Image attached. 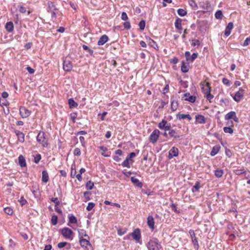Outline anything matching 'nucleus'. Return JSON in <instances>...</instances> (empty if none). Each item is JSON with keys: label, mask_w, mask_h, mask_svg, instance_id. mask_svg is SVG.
Returning <instances> with one entry per match:
<instances>
[{"label": "nucleus", "mask_w": 250, "mask_h": 250, "mask_svg": "<svg viewBox=\"0 0 250 250\" xmlns=\"http://www.w3.org/2000/svg\"><path fill=\"white\" fill-rule=\"evenodd\" d=\"M227 125H230V126L228 127H224L223 128V130L226 133L232 134L233 133V130L231 127L232 126H233V123L232 121H230V123L228 122L227 123Z\"/></svg>", "instance_id": "nucleus-14"}, {"label": "nucleus", "mask_w": 250, "mask_h": 250, "mask_svg": "<svg viewBox=\"0 0 250 250\" xmlns=\"http://www.w3.org/2000/svg\"><path fill=\"white\" fill-rule=\"evenodd\" d=\"M177 13L179 16L183 17L187 14V12L183 9L180 8L178 9Z\"/></svg>", "instance_id": "nucleus-42"}, {"label": "nucleus", "mask_w": 250, "mask_h": 250, "mask_svg": "<svg viewBox=\"0 0 250 250\" xmlns=\"http://www.w3.org/2000/svg\"><path fill=\"white\" fill-rule=\"evenodd\" d=\"M68 104L70 108L76 107L78 105V104L74 101L73 98L68 100Z\"/></svg>", "instance_id": "nucleus-34"}, {"label": "nucleus", "mask_w": 250, "mask_h": 250, "mask_svg": "<svg viewBox=\"0 0 250 250\" xmlns=\"http://www.w3.org/2000/svg\"><path fill=\"white\" fill-rule=\"evenodd\" d=\"M58 222V217L57 215H53L51 217V224L53 225H56Z\"/></svg>", "instance_id": "nucleus-48"}, {"label": "nucleus", "mask_w": 250, "mask_h": 250, "mask_svg": "<svg viewBox=\"0 0 250 250\" xmlns=\"http://www.w3.org/2000/svg\"><path fill=\"white\" fill-rule=\"evenodd\" d=\"M169 132L168 134L171 137H173L174 138H179L180 136L178 134H177L176 131L174 129H170L168 130Z\"/></svg>", "instance_id": "nucleus-35"}, {"label": "nucleus", "mask_w": 250, "mask_h": 250, "mask_svg": "<svg viewBox=\"0 0 250 250\" xmlns=\"http://www.w3.org/2000/svg\"><path fill=\"white\" fill-rule=\"evenodd\" d=\"M178 106V103L177 101L175 100H172L171 103V109L172 111H175Z\"/></svg>", "instance_id": "nucleus-36"}, {"label": "nucleus", "mask_w": 250, "mask_h": 250, "mask_svg": "<svg viewBox=\"0 0 250 250\" xmlns=\"http://www.w3.org/2000/svg\"><path fill=\"white\" fill-rule=\"evenodd\" d=\"M160 133V132L158 129H154L149 136V141L152 144L156 143L159 137Z\"/></svg>", "instance_id": "nucleus-4"}, {"label": "nucleus", "mask_w": 250, "mask_h": 250, "mask_svg": "<svg viewBox=\"0 0 250 250\" xmlns=\"http://www.w3.org/2000/svg\"><path fill=\"white\" fill-rule=\"evenodd\" d=\"M58 11V9H56L55 10L50 11L49 13L51 14V18L52 19H56V14L57 13V11Z\"/></svg>", "instance_id": "nucleus-62"}, {"label": "nucleus", "mask_w": 250, "mask_h": 250, "mask_svg": "<svg viewBox=\"0 0 250 250\" xmlns=\"http://www.w3.org/2000/svg\"><path fill=\"white\" fill-rule=\"evenodd\" d=\"M176 118L180 120L184 119H188L189 121H190L192 119V118L189 114H180V113L176 115Z\"/></svg>", "instance_id": "nucleus-23"}, {"label": "nucleus", "mask_w": 250, "mask_h": 250, "mask_svg": "<svg viewBox=\"0 0 250 250\" xmlns=\"http://www.w3.org/2000/svg\"><path fill=\"white\" fill-rule=\"evenodd\" d=\"M184 95L185 97V101H189L192 103H193L196 101V97L195 96L190 95L189 93H185Z\"/></svg>", "instance_id": "nucleus-18"}, {"label": "nucleus", "mask_w": 250, "mask_h": 250, "mask_svg": "<svg viewBox=\"0 0 250 250\" xmlns=\"http://www.w3.org/2000/svg\"><path fill=\"white\" fill-rule=\"evenodd\" d=\"M124 26L125 29H126L127 30L129 29L131 27L130 22L126 21L124 23Z\"/></svg>", "instance_id": "nucleus-58"}, {"label": "nucleus", "mask_w": 250, "mask_h": 250, "mask_svg": "<svg viewBox=\"0 0 250 250\" xmlns=\"http://www.w3.org/2000/svg\"><path fill=\"white\" fill-rule=\"evenodd\" d=\"M131 235L135 240L137 241H139L141 238V231L140 229H134L132 232Z\"/></svg>", "instance_id": "nucleus-11"}, {"label": "nucleus", "mask_w": 250, "mask_h": 250, "mask_svg": "<svg viewBox=\"0 0 250 250\" xmlns=\"http://www.w3.org/2000/svg\"><path fill=\"white\" fill-rule=\"evenodd\" d=\"M233 28V23L231 22H229L225 29V33H224L225 36L228 37L229 36V35L231 33V31Z\"/></svg>", "instance_id": "nucleus-17"}, {"label": "nucleus", "mask_w": 250, "mask_h": 250, "mask_svg": "<svg viewBox=\"0 0 250 250\" xmlns=\"http://www.w3.org/2000/svg\"><path fill=\"white\" fill-rule=\"evenodd\" d=\"M189 5L194 9L197 10L198 9V6L197 3L195 2L194 0H188Z\"/></svg>", "instance_id": "nucleus-39"}, {"label": "nucleus", "mask_w": 250, "mask_h": 250, "mask_svg": "<svg viewBox=\"0 0 250 250\" xmlns=\"http://www.w3.org/2000/svg\"><path fill=\"white\" fill-rule=\"evenodd\" d=\"M189 234L190 235V238L191 239H193L194 238H196L195 233L194 232V231L193 229H190L189 230Z\"/></svg>", "instance_id": "nucleus-60"}, {"label": "nucleus", "mask_w": 250, "mask_h": 250, "mask_svg": "<svg viewBox=\"0 0 250 250\" xmlns=\"http://www.w3.org/2000/svg\"><path fill=\"white\" fill-rule=\"evenodd\" d=\"M91 193L89 191H85L83 193V196L86 199V201H89L90 200V196Z\"/></svg>", "instance_id": "nucleus-53"}, {"label": "nucleus", "mask_w": 250, "mask_h": 250, "mask_svg": "<svg viewBox=\"0 0 250 250\" xmlns=\"http://www.w3.org/2000/svg\"><path fill=\"white\" fill-rule=\"evenodd\" d=\"M224 171L222 169H217L215 170L214 175L217 178H220L222 176Z\"/></svg>", "instance_id": "nucleus-38"}, {"label": "nucleus", "mask_w": 250, "mask_h": 250, "mask_svg": "<svg viewBox=\"0 0 250 250\" xmlns=\"http://www.w3.org/2000/svg\"><path fill=\"white\" fill-rule=\"evenodd\" d=\"M200 183L199 181L196 182L195 185L193 186L192 190L193 192H195L198 191L200 188Z\"/></svg>", "instance_id": "nucleus-43"}, {"label": "nucleus", "mask_w": 250, "mask_h": 250, "mask_svg": "<svg viewBox=\"0 0 250 250\" xmlns=\"http://www.w3.org/2000/svg\"><path fill=\"white\" fill-rule=\"evenodd\" d=\"M191 44L192 46H195L196 45L199 46L200 45V41L197 39H193L191 41Z\"/></svg>", "instance_id": "nucleus-51"}, {"label": "nucleus", "mask_w": 250, "mask_h": 250, "mask_svg": "<svg viewBox=\"0 0 250 250\" xmlns=\"http://www.w3.org/2000/svg\"><path fill=\"white\" fill-rule=\"evenodd\" d=\"M81 153V150L79 148L77 147L74 149L73 154L75 156H80Z\"/></svg>", "instance_id": "nucleus-59"}, {"label": "nucleus", "mask_w": 250, "mask_h": 250, "mask_svg": "<svg viewBox=\"0 0 250 250\" xmlns=\"http://www.w3.org/2000/svg\"><path fill=\"white\" fill-rule=\"evenodd\" d=\"M14 132L17 136L18 140L21 143H23L24 141V134L17 130H15Z\"/></svg>", "instance_id": "nucleus-15"}, {"label": "nucleus", "mask_w": 250, "mask_h": 250, "mask_svg": "<svg viewBox=\"0 0 250 250\" xmlns=\"http://www.w3.org/2000/svg\"><path fill=\"white\" fill-rule=\"evenodd\" d=\"M201 86L202 92L204 94L211 92V87L209 83L204 81L201 83Z\"/></svg>", "instance_id": "nucleus-8"}, {"label": "nucleus", "mask_w": 250, "mask_h": 250, "mask_svg": "<svg viewBox=\"0 0 250 250\" xmlns=\"http://www.w3.org/2000/svg\"><path fill=\"white\" fill-rule=\"evenodd\" d=\"M147 224L149 228L152 229H154V221L152 215H149L147 218Z\"/></svg>", "instance_id": "nucleus-16"}, {"label": "nucleus", "mask_w": 250, "mask_h": 250, "mask_svg": "<svg viewBox=\"0 0 250 250\" xmlns=\"http://www.w3.org/2000/svg\"><path fill=\"white\" fill-rule=\"evenodd\" d=\"M31 190L34 196H36L39 191V186L36 183H33Z\"/></svg>", "instance_id": "nucleus-20"}, {"label": "nucleus", "mask_w": 250, "mask_h": 250, "mask_svg": "<svg viewBox=\"0 0 250 250\" xmlns=\"http://www.w3.org/2000/svg\"><path fill=\"white\" fill-rule=\"evenodd\" d=\"M207 23L205 21H198L197 26L199 30L201 32H204L206 30Z\"/></svg>", "instance_id": "nucleus-12"}, {"label": "nucleus", "mask_w": 250, "mask_h": 250, "mask_svg": "<svg viewBox=\"0 0 250 250\" xmlns=\"http://www.w3.org/2000/svg\"><path fill=\"white\" fill-rule=\"evenodd\" d=\"M121 19L122 20L125 21H126L128 19V16L125 12H123L122 13Z\"/></svg>", "instance_id": "nucleus-61"}, {"label": "nucleus", "mask_w": 250, "mask_h": 250, "mask_svg": "<svg viewBox=\"0 0 250 250\" xmlns=\"http://www.w3.org/2000/svg\"><path fill=\"white\" fill-rule=\"evenodd\" d=\"M236 113L234 111H230L229 113H228L225 116V120H229L230 119H233L234 117L235 116Z\"/></svg>", "instance_id": "nucleus-31"}, {"label": "nucleus", "mask_w": 250, "mask_h": 250, "mask_svg": "<svg viewBox=\"0 0 250 250\" xmlns=\"http://www.w3.org/2000/svg\"><path fill=\"white\" fill-rule=\"evenodd\" d=\"M20 114L22 118H26L31 114V111L24 106H21L19 109Z\"/></svg>", "instance_id": "nucleus-7"}, {"label": "nucleus", "mask_w": 250, "mask_h": 250, "mask_svg": "<svg viewBox=\"0 0 250 250\" xmlns=\"http://www.w3.org/2000/svg\"><path fill=\"white\" fill-rule=\"evenodd\" d=\"M196 122L198 124H205L206 123V118L202 115H197L195 116Z\"/></svg>", "instance_id": "nucleus-25"}, {"label": "nucleus", "mask_w": 250, "mask_h": 250, "mask_svg": "<svg viewBox=\"0 0 250 250\" xmlns=\"http://www.w3.org/2000/svg\"><path fill=\"white\" fill-rule=\"evenodd\" d=\"M146 23L144 20H142L139 23V28L141 30H144L145 27Z\"/></svg>", "instance_id": "nucleus-50"}, {"label": "nucleus", "mask_w": 250, "mask_h": 250, "mask_svg": "<svg viewBox=\"0 0 250 250\" xmlns=\"http://www.w3.org/2000/svg\"><path fill=\"white\" fill-rule=\"evenodd\" d=\"M4 212L8 214V215H12L13 213V209L10 208V207H6L4 208Z\"/></svg>", "instance_id": "nucleus-46"}, {"label": "nucleus", "mask_w": 250, "mask_h": 250, "mask_svg": "<svg viewBox=\"0 0 250 250\" xmlns=\"http://www.w3.org/2000/svg\"><path fill=\"white\" fill-rule=\"evenodd\" d=\"M94 185L93 182L91 181H89L86 183L85 188L87 189L91 190L93 188Z\"/></svg>", "instance_id": "nucleus-41"}, {"label": "nucleus", "mask_w": 250, "mask_h": 250, "mask_svg": "<svg viewBox=\"0 0 250 250\" xmlns=\"http://www.w3.org/2000/svg\"><path fill=\"white\" fill-rule=\"evenodd\" d=\"M199 6L204 10V12H210L212 11V7L208 1H203L199 3Z\"/></svg>", "instance_id": "nucleus-3"}, {"label": "nucleus", "mask_w": 250, "mask_h": 250, "mask_svg": "<svg viewBox=\"0 0 250 250\" xmlns=\"http://www.w3.org/2000/svg\"><path fill=\"white\" fill-rule=\"evenodd\" d=\"M147 247L148 250H160L162 249L161 244L156 238L150 239L147 244Z\"/></svg>", "instance_id": "nucleus-1"}, {"label": "nucleus", "mask_w": 250, "mask_h": 250, "mask_svg": "<svg viewBox=\"0 0 250 250\" xmlns=\"http://www.w3.org/2000/svg\"><path fill=\"white\" fill-rule=\"evenodd\" d=\"M131 181L134 186L140 188H142L143 187V184L140 182V181L134 177H131Z\"/></svg>", "instance_id": "nucleus-24"}, {"label": "nucleus", "mask_w": 250, "mask_h": 250, "mask_svg": "<svg viewBox=\"0 0 250 250\" xmlns=\"http://www.w3.org/2000/svg\"><path fill=\"white\" fill-rule=\"evenodd\" d=\"M244 94V90L239 88V90L236 92L233 97V99L236 102H239L243 98Z\"/></svg>", "instance_id": "nucleus-9"}, {"label": "nucleus", "mask_w": 250, "mask_h": 250, "mask_svg": "<svg viewBox=\"0 0 250 250\" xmlns=\"http://www.w3.org/2000/svg\"><path fill=\"white\" fill-rule=\"evenodd\" d=\"M171 207L172 208V210H173L175 212L177 213H179L180 212L179 210H178L177 208V205L176 204L172 203L170 205Z\"/></svg>", "instance_id": "nucleus-54"}, {"label": "nucleus", "mask_w": 250, "mask_h": 250, "mask_svg": "<svg viewBox=\"0 0 250 250\" xmlns=\"http://www.w3.org/2000/svg\"><path fill=\"white\" fill-rule=\"evenodd\" d=\"M108 40V37L106 35H102L98 42L99 45H103L106 43Z\"/></svg>", "instance_id": "nucleus-21"}, {"label": "nucleus", "mask_w": 250, "mask_h": 250, "mask_svg": "<svg viewBox=\"0 0 250 250\" xmlns=\"http://www.w3.org/2000/svg\"><path fill=\"white\" fill-rule=\"evenodd\" d=\"M198 57V54L196 53H194L192 54L191 56H190L189 60L188 61H190L192 62L193 61H194Z\"/></svg>", "instance_id": "nucleus-55"}, {"label": "nucleus", "mask_w": 250, "mask_h": 250, "mask_svg": "<svg viewBox=\"0 0 250 250\" xmlns=\"http://www.w3.org/2000/svg\"><path fill=\"white\" fill-rule=\"evenodd\" d=\"M215 17L217 19L221 20L223 17V14L221 10H218L215 14Z\"/></svg>", "instance_id": "nucleus-40"}, {"label": "nucleus", "mask_w": 250, "mask_h": 250, "mask_svg": "<svg viewBox=\"0 0 250 250\" xmlns=\"http://www.w3.org/2000/svg\"><path fill=\"white\" fill-rule=\"evenodd\" d=\"M41 159V155L40 154H38L34 156V162L36 164H38Z\"/></svg>", "instance_id": "nucleus-52"}, {"label": "nucleus", "mask_w": 250, "mask_h": 250, "mask_svg": "<svg viewBox=\"0 0 250 250\" xmlns=\"http://www.w3.org/2000/svg\"><path fill=\"white\" fill-rule=\"evenodd\" d=\"M47 5H48L47 11L48 12H50V11L55 10V9H57L56 8L55 5L54 4V3L50 1H48Z\"/></svg>", "instance_id": "nucleus-32"}, {"label": "nucleus", "mask_w": 250, "mask_h": 250, "mask_svg": "<svg viewBox=\"0 0 250 250\" xmlns=\"http://www.w3.org/2000/svg\"><path fill=\"white\" fill-rule=\"evenodd\" d=\"M72 64L69 58L66 57L63 62V69L65 71H70L72 68Z\"/></svg>", "instance_id": "nucleus-6"}, {"label": "nucleus", "mask_w": 250, "mask_h": 250, "mask_svg": "<svg viewBox=\"0 0 250 250\" xmlns=\"http://www.w3.org/2000/svg\"><path fill=\"white\" fill-rule=\"evenodd\" d=\"M191 241L194 248L196 250H198L199 246L198 244V241L197 240V238H196L191 239Z\"/></svg>", "instance_id": "nucleus-44"}, {"label": "nucleus", "mask_w": 250, "mask_h": 250, "mask_svg": "<svg viewBox=\"0 0 250 250\" xmlns=\"http://www.w3.org/2000/svg\"><path fill=\"white\" fill-rule=\"evenodd\" d=\"M129 160L126 157L125 160L123 162L122 165L124 167H126L128 168L130 167V165L129 163Z\"/></svg>", "instance_id": "nucleus-47"}, {"label": "nucleus", "mask_w": 250, "mask_h": 250, "mask_svg": "<svg viewBox=\"0 0 250 250\" xmlns=\"http://www.w3.org/2000/svg\"><path fill=\"white\" fill-rule=\"evenodd\" d=\"M68 246L67 247V249H69L70 248V245L66 242H62L59 243L58 244V247L60 249H62L65 246Z\"/></svg>", "instance_id": "nucleus-37"}, {"label": "nucleus", "mask_w": 250, "mask_h": 250, "mask_svg": "<svg viewBox=\"0 0 250 250\" xmlns=\"http://www.w3.org/2000/svg\"><path fill=\"white\" fill-rule=\"evenodd\" d=\"M158 127L161 129H164L166 131L170 130V125L165 120H163L158 125Z\"/></svg>", "instance_id": "nucleus-10"}, {"label": "nucleus", "mask_w": 250, "mask_h": 250, "mask_svg": "<svg viewBox=\"0 0 250 250\" xmlns=\"http://www.w3.org/2000/svg\"><path fill=\"white\" fill-rule=\"evenodd\" d=\"M189 65L188 63H186L184 61L182 62V65L181 67V69L182 72L187 73L189 71Z\"/></svg>", "instance_id": "nucleus-27"}, {"label": "nucleus", "mask_w": 250, "mask_h": 250, "mask_svg": "<svg viewBox=\"0 0 250 250\" xmlns=\"http://www.w3.org/2000/svg\"><path fill=\"white\" fill-rule=\"evenodd\" d=\"M221 147L219 145H216L214 146L210 152V155L212 156H215L217 154L220 150Z\"/></svg>", "instance_id": "nucleus-26"}, {"label": "nucleus", "mask_w": 250, "mask_h": 250, "mask_svg": "<svg viewBox=\"0 0 250 250\" xmlns=\"http://www.w3.org/2000/svg\"><path fill=\"white\" fill-rule=\"evenodd\" d=\"M18 160H19V164L21 167H26V161H25L24 157L22 155H20L18 158Z\"/></svg>", "instance_id": "nucleus-28"}, {"label": "nucleus", "mask_w": 250, "mask_h": 250, "mask_svg": "<svg viewBox=\"0 0 250 250\" xmlns=\"http://www.w3.org/2000/svg\"><path fill=\"white\" fill-rule=\"evenodd\" d=\"M79 243L81 245V246L82 248H86L87 246H91V245L88 240L87 239H79Z\"/></svg>", "instance_id": "nucleus-19"}, {"label": "nucleus", "mask_w": 250, "mask_h": 250, "mask_svg": "<svg viewBox=\"0 0 250 250\" xmlns=\"http://www.w3.org/2000/svg\"><path fill=\"white\" fill-rule=\"evenodd\" d=\"M250 44V36L247 38L243 43V46H248Z\"/></svg>", "instance_id": "nucleus-64"}, {"label": "nucleus", "mask_w": 250, "mask_h": 250, "mask_svg": "<svg viewBox=\"0 0 250 250\" xmlns=\"http://www.w3.org/2000/svg\"><path fill=\"white\" fill-rule=\"evenodd\" d=\"M78 236L79 239H83V237H85L88 239H89V237L87 234L85 230L83 229H80L78 230Z\"/></svg>", "instance_id": "nucleus-22"}, {"label": "nucleus", "mask_w": 250, "mask_h": 250, "mask_svg": "<svg viewBox=\"0 0 250 250\" xmlns=\"http://www.w3.org/2000/svg\"><path fill=\"white\" fill-rule=\"evenodd\" d=\"M82 47L83 50L87 51L91 56H92L93 55V51L92 49H90L87 46L85 45H83Z\"/></svg>", "instance_id": "nucleus-49"}, {"label": "nucleus", "mask_w": 250, "mask_h": 250, "mask_svg": "<svg viewBox=\"0 0 250 250\" xmlns=\"http://www.w3.org/2000/svg\"><path fill=\"white\" fill-rule=\"evenodd\" d=\"M62 234L66 239L72 240L73 238L71 237V235L73 233V231L70 229L68 228H64L62 229Z\"/></svg>", "instance_id": "nucleus-5"}, {"label": "nucleus", "mask_w": 250, "mask_h": 250, "mask_svg": "<svg viewBox=\"0 0 250 250\" xmlns=\"http://www.w3.org/2000/svg\"><path fill=\"white\" fill-rule=\"evenodd\" d=\"M37 141L38 143L44 147H46L48 145V139L46 137L45 133L43 131H40L37 136Z\"/></svg>", "instance_id": "nucleus-2"}, {"label": "nucleus", "mask_w": 250, "mask_h": 250, "mask_svg": "<svg viewBox=\"0 0 250 250\" xmlns=\"http://www.w3.org/2000/svg\"><path fill=\"white\" fill-rule=\"evenodd\" d=\"M182 21L181 19L177 18L175 21V28L178 30H181L182 29Z\"/></svg>", "instance_id": "nucleus-30"}, {"label": "nucleus", "mask_w": 250, "mask_h": 250, "mask_svg": "<svg viewBox=\"0 0 250 250\" xmlns=\"http://www.w3.org/2000/svg\"><path fill=\"white\" fill-rule=\"evenodd\" d=\"M8 104V102L6 100L0 99V105L1 106H7Z\"/></svg>", "instance_id": "nucleus-57"}, {"label": "nucleus", "mask_w": 250, "mask_h": 250, "mask_svg": "<svg viewBox=\"0 0 250 250\" xmlns=\"http://www.w3.org/2000/svg\"><path fill=\"white\" fill-rule=\"evenodd\" d=\"M178 149L175 147H172L169 151L168 158H172L173 157H176L178 155Z\"/></svg>", "instance_id": "nucleus-13"}, {"label": "nucleus", "mask_w": 250, "mask_h": 250, "mask_svg": "<svg viewBox=\"0 0 250 250\" xmlns=\"http://www.w3.org/2000/svg\"><path fill=\"white\" fill-rule=\"evenodd\" d=\"M223 83L227 86H229L230 85V81L227 78H224L222 80Z\"/></svg>", "instance_id": "nucleus-63"}, {"label": "nucleus", "mask_w": 250, "mask_h": 250, "mask_svg": "<svg viewBox=\"0 0 250 250\" xmlns=\"http://www.w3.org/2000/svg\"><path fill=\"white\" fill-rule=\"evenodd\" d=\"M95 205L94 203L92 202L89 203L86 207L87 210L90 211L95 207Z\"/></svg>", "instance_id": "nucleus-56"}, {"label": "nucleus", "mask_w": 250, "mask_h": 250, "mask_svg": "<svg viewBox=\"0 0 250 250\" xmlns=\"http://www.w3.org/2000/svg\"><path fill=\"white\" fill-rule=\"evenodd\" d=\"M69 222L70 223L76 224L77 223V219L74 215H71L69 217Z\"/></svg>", "instance_id": "nucleus-45"}, {"label": "nucleus", "mask_w": 250, "mask_h": 250, "mask_svg": "<svg viewBox=\"0 0 250 250\" xmlns=\"http://www.w3.org/2000/svg\"><path fill=\"white\" fill-rule=\"evenodd\" d=\"M5 28L8 31L10 32L13 31L14 29L13 22L11 21L7 22L5 25Z\"/></svg>", "instance_id": "nucleus-33"}, {"label": "nucleus", "mask_w": 250, "mask_h": 250, "mask_svg": "<svg viewBox=\"0 0 250 250\" xmlns=\"http://www.w3.org/2000/svg\"><path fill=\"white\" fill-rule=\"evenodd\" d=\"M42 180L43 183H47L49 180L48 174L46 170H43L42 172Z\"/></svg>", "instance_id": "nucleus-29"}]
</instances>
